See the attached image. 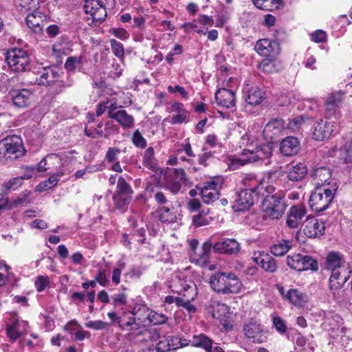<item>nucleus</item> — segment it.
I'll use <instances>...</instances> for the list:
<instances>
[{
    "label": "nucleus",
    "mask_w": 352,
    "mask_h": 352,
    "mask_svg": "<svg viewBox=\"0 0 352 352\" xmlns=\"http://www.w3.org/2000/svg\"><path fill=\"white\" fill-rule=\"evenodd\" d=\"M326 269L331 272L329 280V287L336 296L350 277L349 264L339 252H331L326 258Z\"/></svg>",
    "instance_id": "obj_1"
},
{
    "label": "nucleus",
    "mask_w": 352,
    "mask_h": 352,
    "mask_svg": "<svg viewBox=\"0 0 352 352\" xmlns=\"http://www.w3.org/2000/svg\"><path fill=\"white\" fill-rule=\"evenodd\" d=\"M209 283L212 290L221 295L237 294L243 287L240 278L233 272H215L210 276Z\"/></svg>",
    "instance_id": "obj_2"
},
{
    "label": "nucleus",
    "mask_w": 352,
    "mask_h": 352,
    "mask_svg": "<svg viewBox=\"0 0 352 352\" xmlns=\"http://www.w3.org/2000/svg\"><path fill=\"white\" fill-rule=\"evenodd\" d=\"M274 175V172H268L261 179L257 178L254 174L245 175L241 180L244 187L243 190L251 191L260 196H265V193L272 194L275 190L272 185Z\"/></svg>",
    "instance_id": "obj_3"
},
{
    "label": "nucleus",
    "mask_w": 352,
    "mask_h": 352,
    "mask_svg": "<svg viewBox=\"0 0 352 352\" xmlns=\"http://www.w3.org/2000/svg\"><path fill=\"white\" fill-rule=\"evenodd\" d=\"M338 186L333 183L331 186L316 187L310 195L309 204L312 210L322 212L329 208L335 197Z\"/></svg>",
    "instance_id": "obj_4"
},
{
    "label": "nucleus",
    "mask_w": 352,
    "mask_h": 352,
    "mask_svg": "<svg viewBox=\"0 0 352 352\" xmlns=\"http://www.w3.org/2000/svg\"><path fill=\"white\" fill-rule=\"evenodd\" d=\"M263 201L264 211L267 216L272 219H279L282 217L286 208L284 195L281 192L274 195L265 193Z\"/></svg>",
    "instance_id": "obj_5"
},
{
    "label": "nucleus",
    "mask_w": 352,
    "mask_h": 352,
    "mask_svg": "<svg viewBox=\"0 0 352 352\" xmlns=\"http://www.w3.org/2000/svg\"><path fill=\"white\" fill-rule=\"evenodd\" d=\"M273 153V143L258 144L255 148H244V155H249L250 162L268 166L271 164Z\"/></svg>",
    "instance_id": "obj_6"
},
{
    "label": "nucleus",
    "mask_w": 352,
    "mask_h": 352,
    "mask_svg": "<svg viewBox=\"0 0 352 352\" xmlns=\"http://www.w3.org/2000/svg\"><path fill=\"white\" fill-rule=\"evenodd\" d=\"M287 265L294 270L302 272L311 270L317 271L318 262L312 257L300 253H292L287 256Z\"/></svg>",
    "instance_id": "obj_7"
},
{
    "label": "nucleus",
    "mask_w": 352,
    "mask_h": 352,
    "mask_svg": "<svg viewBox=\"0 0 352 352\" xmlns=\"http://www.w3.org/2000/svg\"><path fill=\"white\" fill-rule=\"evenodd\" d=\"M6 62L9 67L16 72H25L30 67V57L28 53L21 48H14L8 51Z\"/></svg>",
    "instance_id": "obj_8"
},
{
    "label": "nucleus",
    "mask_w": 352,
    "mask_h": 352,
    "mask_svg": "<svg viewBox=\"0 0 352 352\" xmlns=\"http://www.w3.org/2000/svg\"><path fill=\"white\" fill-rule=\"evenodd\" d=\"M0 146L4 148L3 154L8 158L16 159L23 156L25 153L22 140L17 135L8 136L3 138L0 142Z\"/></svg>",
    "instance_id": "obj_9"
},
{
    "label": "nucleus",
    "mask_w": 352,
    "mask_h": 352,
    "mask_svg": "<svg viewBox=\"0 0 352 352\" xmlns=\"http://www.w3.org/2000/svg\"><path fill=\"white\" fill-rule=\"evenodd\" d=\"M84 10L94 22L102 23L107 15L106 8L100 0H85Z\"/></svg>",
    "instance_id": "obj_10"
},
{
    "label": "nucleus",
    "mask_w": 352,
    "mask_h": 352,
    "mask_svg": "<svg viewBox=\"0 0 352 352\" xmlns=\"http://www.w3.org/2000/svg\"><path fill=\"white\" fill-rule=\"evenodd\" d=\"M259 195L248 190H241L236 193V198L232 204V209L235 212L246 211L254 204Z\"/></svg>",
    "instance_id": "obj_11"
},
{
    "label": "nucleus",
    "mask_w": 352,
    "mask_h": 352,
    "mask_svg": "<svg viewBox=\"0 0 352 352\" xmlns=\"http://www.w3.org/2000/svg\"><path fill=\"white\" fill-rule=\"evenodd\" d=\"M336 127L337 124L335 122L320 119L314 125L313 138L318 141H322L329 138L336 130Z\"/></svg>",
    "instance_id": "obj_12"
},
{
    "label": "nucleus",
    "mask_w": 352,
    "mask_h": 352,
    "mask_svg": "<svg viewBox=\"0 0 352 352\" xmlns=\"http://www.w3.org/2000/svg\"><path fill=\"white\" fill-rule=\"evenodd\" d=\"M254 49L260 55L270 58L276 57L280 52L279 43L267 38L258 40L254 46Z\"/></svg>",
    "instance_id": "obj_13"
},
{
    "label": "nucleus",
    "mask_w": 352,
    "mask_h": 352,
    "mask_svg": "<svg viewBox=\"0 0 352 352\" xmlns=\"http://www.w3.org/2000/svg\"><path fill=\"white\" fill-rule=\"evenodd\" d=\"M243 331L246 338L254 343H263L267 340L263 326L256 322H250L245 324Z\"/></svg>",
    "instance_id": "obj_14"
},
{
    "label": "nucleus",
    "mask_w": 352,
    "mask_h": 352,
    "mask_svg": "<svg viewBox=\"0 0 352 352\" xmlns=\"http://www.w3.org/2000/svg\"><path fill=\"white\" fill-rule=\"evenodd\" d=\"M277 289L281 296L296 307H302L307 301L306 294L296 289L286 291L282 285H277Z\"/></svg>",
    "instance_id": "obj_15"
},
{
    "label": "nucleus",
    "mask_w": 352,
    "mask_h": 352,
    "mask_svg": "<svg viewBox=\"0 0 352 352\" xmlns=\"http://www.w3.org/2000/svg\"><path fill=\"white\" fill-rule=\"evenodd\" d=\"M324 230V223L314 217H308L304 221L303 232L309 238H316L323 234Z\"/></svg>",
    "instance_id": "obj_16"
},
{
    "label": "nucleus",
    "mask_w": 352,
    "mask_h": 352,
    "mask_svg": "<svg viewBox=\"0 0 352 352\" xmlns=\"http://www.w3.org/2000/svg\"><path fill=\"white\" fill-rule=\"evenodd\" d=\"M219 186L218 183L210 181L204 183L202 186L197 187L200 190V195L204 203L210 204L219 199Z\"/></svg>",
    "instance_id": "obj_17"
},
{
    "label": "nucleus",
    "mask_w": 352,
    "mask_h": 352,
    "mask_svg": "<svg viewBox=\"0 0 352 352\" xmlns=\"http://www.w3.org/2000/svg\"><path fill=\"white\" fill-rule=\"evenodd\" d=\"M305 214L306 209L302 205L292 206L287 214V226L290 228H298L302 223Z\"/></svg>",
    "instance_id": "obj_18"
},
{
    "label": "nucleus",
    "mask_w": 352,
    "mask_h": 352,
    "mask_svg": "<svg viewBox=\"0 0 352 352\" xmlns=\"http://www.w3.org/2000/svg\"><path fill=\"white\" fill-rule=\"evenodd\" d=\"M252 260L265 271L273 273L277 269L276 262L270 254L263 252H255Z\"/></svg>",
    "instance_id": "obj_19"
},
{
    "label": "nucleus",
    "mask_w": 352,
    "mask_h": 352,
    "mask_svg": "<svg viewBox=\"0 0 352 352\" xmlns=\"http://www.w3.org/2000/svg\"><path fill=\"white\" fill-rule=\"evenodd\" d=\"M213 250L217 252L235 255L239 252L241 245L235 239H227L224 241L215 243L213 245Z\"/></svg>",
    "instance_id": "obj_20"
},
{
    "label": "nucleus",
    "mask_w": 352,
    "mask_h": 352,
    "mask_svg": "<svg viewBox=\"0 0 352 352\" xmlns=\"http://www.w3.org/2000/svg\"><path fill=\"white\" fill-rule=\"evenodd\" d=\"M58 77L59 74L57 71L50 67H45L38 72L34 83L38 85L49 86L53 85Z\"/></svg>",
    "instance_id": "obj_21"
},
{
    "label": "nucleus",
    "mask_w": 352,
    "mask_h": 352,
    "mask_svg": "<svg viewBox=\"0 0 352 352\" xmlns=\"http://www.w3.org/2000/svg\"><path fill=\"white\" fill-rule=\"evenodd\" d=\"M170 288L173 292L182 296L184 294L189 295L195 293V287L191 283H188L186 279L182 278L179 276H175L172 278Z\"/></svg>",
    "instance_id": "obj_22"
},
{
    "label": "nucleus",
    "mask_w": 352,
    "mask_h": 352,
    "mask_svg": "<svg viewBox=\"0 0 352 352\" xmlns=\"http://www.w3.org/2000/svg\"><path fill=\"white\" fill-rule=\"evenodd\" d=\"M311 177L314 182L316 187L331 186L334 182L331 180V172L329 168L324 166H320L314 168L311 173Z\"/></svg>",
    "instance_id": "obj_23"
},
{
    "label": "nucleus",
    "mask_w": 352,
    "mask_h": 352,
    "mask_svg": "<svg viewBox=\"0 0 352 352\" xmlns=\"http://www.w3.org/2000/svg\"><path fill=\"white\" fill-rule=\"evenodd\" d=\"M299 150L300 142L296 137H286L280 143V152L284 156H294L298 153Z\"/></svg>",
    "instance_id": "obj_24"
},
{
    "label": "nucleus",
    "mask_w": 352,
    "mask_h": 352,
    "mask_svg": "<svg viewBox=\"0 0 352 352\" xmlns=\"http://www.w3.org/2000/svg\"><path fill=\"white\" fill-rule=\"evenodd\" d=\"M211 244L209 243H204L203 245L197 251H194L190 254V261L200 266L206 265L209 263Z\"/></svg>",
    "instance_id": "obj_25"
},
{
    "label": "nucleus",
    "mask_w": 352,
    "mask_h": 352,
    "mask_svg": "<svg viewBox=\"0 0 352 352\" xmlns=\"http://www.w3.org/2000/svg\"><path fill=\"white\" fill-rule=\"evenodd\" d=\"M264 98L265 93L257 85L245 89L244 99L248 104L258 105L262 102Z\"/></svg>",
    "instance_id": "obj_26"
},
{
    "label": "nucleus",
    "mask_w": 352,
    "mask_h": 352,
    "mask_svg": "<svg viewBox=\"0 0 352 352\" xmlns=\"http://www.w3.org/2000/svg\"><path fill=\"white\" fill-rule=\"evenodd\" d=\"M215 99L219 105L226 108H230L235 104V94L234 93L227 89H219L215 93Z\"/></svg>",
    "instance_id": "obj_27"
},
{
    "label": "nucleus",
    "mask_w": 352,
    "mask_h": 352,
    "mask_svg": "<svg viewBox=\"0 0 352 352\" xmlns=\"http://www.w3.org/2000/svg\"><path fill=\"white\" fill-rule=\"evenodd\" d=\"M342 101V94L340 92L334 93L329 96L324 102L326 116L331 118L336 116Z\"/></svg>",
    "instance_id": "obj_28"
},
{
    "label": "nucleus",
    "mask_w": 352,
    "mask_h": 352,
    "mask_svg": "<svg viewBox=\"0 0 352 352\" xmlns=\"http://www.w3.org/2000/svg\"><path fill=\"white\" fill-rule=\"evenodd\" d=\"M208 312L212 317L222 320L229 312V307L217 300L211 299L207 305Z\"/></svg>",
    "instance_id": "obj_29"
},
{
    "label": "nucleus",
    "mask_w": 352,
    "mask_h": 352,
    "mask_svg": "<svg viewBox=\"0 0 352 352\" xmlns=\"http://www.w3.org/2000/svg\"><path fill=\"white\" fill-rule=\"evenodd\" d=\"M28 327L27 322L16 320L7 327V335L10 340L14 342L21 336L26 333Z\"/></svg>",
    "instance_id": "obj_30"
},
{
    "label": "nucleus",
    "mask_w": 352,
    "mask_h": 352,
    "mask_svg": "<svg viewBox=\"0 0 352 352\" xmlns=\"http://www.w3.org/2000/svg\"><path fill=\"white\" fill-rule=\"evenodd\" d=\"M307 174V168L304 163H296L288 168L287 176L289 180L297 182L302 180Z\"/></svg>",
    "instance_id": "obj_31"
},
{
    "label": "nucleus",
    "mask_w": 352,
    "mask_h": 352,
    "mask_svg": "<svg viewBox=\"0 0 352 352\" xmlns=\"http://www.w3.org/2000/svg\"><path fill=\"white\" fill-rule=\"evenodd\" d=\"M14 104L19 108L28 107L32 98V92L27 89L14 91L12 96Z\"/></svg>",
    "instance_id": "obj_32"
},
{
    "label": "nucleus",
    "mask_w": 352,
    "mask_h": 352,
    "mask_svg": "<svg viewBox=\"0 0 352 352\" xmlns=\"http://www.w3.org/2000/svg\"><path fill=\"white\" fill-rule=\"evenodd\" d=\"M112 116V119L116 120L123 129H131L134 126L135 119L133 116L129 114L124 109H119L117 114Z\"/></svg>",
    "instance_id": "obj_33"
},
{
    "label": "nucleus",
    "mask_w": 352,
    "mask_h": 352,
    "mask_svg": "<svg viewBox=\"0 0 352 352\" xmlns=\"http://www.w3.org/2000/svg\"><path fill=\"white\" fill-rule=\"evenodd\" d=\"M44 16L38 10H34L32 13L28 14L26 16L28 26L34 32L41 30V24L43 22Z\"/></svg>",
    "instance_id": "obj_34"
},
{
    "label": "nucleus",
    "mask_w": 352,
    "mask_h": 352,
    "mask_svg": "<svg viewBox=\"0 0 352 352\" xmlns=\"http://www.w3.org/2000/svg\"><path fill=\"white\" fill-rule=\"evenodd\" d=\"M293 241L289 239L278 240L272 245L270 250L272 254L276 256H282L286 254L292 247Z\"/></svg>",
    "instance_id": "obj_35"
},
{
    "label": "nucleus",
    "mask_w": 352,
    "mask_h": 352,
    "mask_svg": "<svg viewBox=\"0 0 352 352\" xmlns=\"http://www.w3.org/2000/svg\"><path fill=\"white\" fill-rule=\"evenodd\" d=\"M159 213V219L162 223H175L177 219V212L173 208L162 206L157 210Z\"/></svg>",
    "instance_id": "obj_36"
},
{
    "label": "nucleus",
    "mask_w": 352,
    "mask_h": 352,
    "mask_svg": "<svg viewBox=\"0 0 352 352\" xmlns=\"http://www.w3.org/2000/svg\"><path fill=\"white\" fill-rule=\"evenodd\" d=\"M195 293H192L189 295L184 294L183 296L177 297L176 305L178 307H182L189 314H194L196 311L197 308L191 304V301L195 299Z\"/></svg>",
    "instance_id": "obj_37"
},
{
    "label": "nucleus",
    "mask_w": 352,
    "mask_h": 352,
    "mask_svg": "<svg viewBox=\"0 0 352 352\" xmlns=\"http://www.w3.org/2000/svg\"><path fill=\"white\" fill-rule=\"evenodd\" d=\"M192 345L194 346L201 347L207 352H212V341L206 335L201 333L197 336H194L190 340Z\"/></svg>",
    "instance_id": "obj_38"
},
{
    "label": "nucleus",
    "mask_w": 352,
    "mask_h": 352,
    "mask_svg": "<svg viewBox=\"0 0 352 352\" xmlns=\"http://www.w3.org/2000/svg\"><path fill=\"white\" fill-rule=\"evenodd\" d=\"M254 5L263 10H274L283 5V0H252Z\"/></svg>",
    "instance_id": "obj_39"
},
{
    "label": "nucleus",
    "mask_w": 352,
    "mask_h": 352,
    "mask_svg": "<svg viewBox=\"0 0 352 352\" xmlns=\"http://www.w3.org/2000/svg\"><path fill=\"white\" fill-rule=\"evenodd\" d=\"M283 128V122L280 119H273L270 120L265 126L263 130V133L265 135L268 136L270 138H272V135H270V133L272 135H277L278 133L280 132L281 129Z\"/></svg>",
    "instance_id": "obj_40"
},
{
    "label": "nucleus",
    "mask_w": 352,
    "mask_h": 352,
    "mask_svg": "<svg viewBox=\"0 0 352 352\" xmlns=\"http://www.w3.org/2000/svg\"><path fill=\"white\" fill-rule=\"evenodd\" d=\"M142 164L148 168L155 170L157 168V161L154 157V149L153 147L147 148L143 155Z\"/></svg>",
    "instance_id": "obj_41"
},
{
    "label": "nucleus",
    "mask_w": 352,
    "mask_h": 352,
    "mask_svg": "<svg viewBox=\"0 0 352 352\" xmlns=\"http://www.w3.org/2000/svg\"><path fill=\"white\" fill-rule=\"evenodd\" d=\"M60 159L54 155H51L47 156L46 158L43 159L37 165V166H31L32 171H36V174L42 173L50 169L49 166L47 165L49 162H59Z\"/></svg>",
    "instance_id": "obj_42"
},
{
    "label": "nucleus",
    "mask_w": 352,
    "mask_h": 352,
    "mask_svg": "<svg viewBox=\"0 0 352 352\" xmlns=\"http://www.w3.org/2000/svg\"><path fill=\"white\" fill-rule=\"evenodd\" d=\"M82 65V56H69L65 63V69L69 72H75L77 69Z\"/></svg>",
    "instance_id": "obj_43"
},
{
    "label": "nucleus",
    "mask_w": 352,
    "mask_h": 352,
    "mask_svg": "<svg viewBox=\"0 0 352 352\" xmlns=\"http://www.w3.org/2000/svg\"><path fill=\"white\" fill-rule=\"evenodd\" d=\"M258 140L251 133H245L240 140L239 145L240 147H246L245 148H255L258 144Z\"/></svg>",
    "instance_id": "obj_44"
},
{
    "label": "nucleus",
    "mask_w": 352,
    "mask_h": 352,
    "mask_svg": "<svg viewBox=\"0 0 352 352\" xmlns=\"http://www.w3.org/2000/svg\"><path fill=\"white\" fill-rule=\"evenodd\" d=\"M63 175L62 172H58L57 174L50 176L47 180L39 184L37 187L40 190H47L57 184L59 177Z\"/></svg>",
    "instance_id": "obj_45"
},
{
    "label": "nucleus",
    "mask_w": 352,
    "mask_h": 352,
    "mask_svg": "<svg viewBox=\"0 0 352 352\" xmlns=\"http://www.w3.org/2000/svg\"><path fill=\"white\" fill-rule=\"evenodd\" d=\"M113 199L116 208L122 209L129 204L131 196L116 192Z\"/></svg>",
    "instance_id": "obj_46"
},
{
    "label": "nucleus",
    "mask_w": 352,
    "mask_h": 352,
    "mask_svg": "<svg viewBox=\"0 0 352 352\" xmlns=\"http://www.w3.org/2000/svg\"><path fill=\"white\" fill-rule=\"evenodd\" d=\"M208 213L209 210L207 209L206 210H202L198 214L193 215L192 217L193 225L197 227L208 225L209 223L207 218Z\"/></svg>",
    "instance_id": "obj_47"
},
{
    "label": "nucleus",
    "mask_w": 352,
    "mask_h": 352,
    "mask_svg": "<svg viewBox=\"0 0 352 352\" xmlns=\"http://www.w3.org/2000/svg\"><path fill=\"white\" fill-rule=\"evenodd\" d=\"M119 128L112 121H108L105 123L103 130L98 131V134L103 136L104 138H109L112 134L118 133Z\"/></svg>",
    "instance_id": "obj_48"
},
{
    "label": "nucleus",
    "mask_w": 352,
    "mask_h": 352,
    "mask_svg": "<svg viewBox=\"0 0 352 352\" xmlns=\"http://www.w3.org/2000/svg\"><path fill=\"white\" fill-rule=\"evenodd\" d=\"M15 81L14 77H10L6 74H0V91L5 93L12 87Z\"/></svg>",
    "instance_id": "obj_49"
},
{
    "label": "nucleus",
    "mask_w": 352,
    "mask_h": 352,
    "mask_svg": "<svg viewBox=\"0 0 352 352\" xmlns=\"http://www.w3.org/2000/svg\"><path fill=\"white\" fill-rule=\"evenodd\" d=\"M249 155H244L243 152L242 153L241 157L233 158L230 160L229 163V168L230 170H236L240 166H242L248 163H251Z\"/></svg>",
    "instance_id": "obj_50"
},
{
    "label": "nucleus",
    "mask_w": 352,
    "mask_h": 352,
    "mask_svg": "<svg viewBox=\"0 0 352 352\" xmlns=\"http://www.w3.org/2000/svg\"><path fill=\"white\" fill-rule=\"evenodd\" d=\"M305 123V117L303 116H296L289 119L288 128L293 132L299 131Z\"/></svg>",
    "instance_id": "obj_51"
},
{
    "label": "nucleus",
    "mask_w": 352,
    "mask_h": 352,
    "mask_svg": "<svg viewBox=\"0 0 352 352\" xmlns=\"http://www.w3.org/2000/svg\"><path fill=\"white\" fill-rule=\"evenodd\" d=\"M128 320L124 321V318H122L120 327L124 330H135L138 329V324L133 314L129 313Z\"/></svg>",
    "instance_id": "obj_52"
},
{
    "label": "nucleus",
    "mask_w": 352,
    "mask_h": 352,
    "mask_svg": "<svg viewBox=\"0 0 352 352\" xmlns=\"http://www.w3.org/2000/svg\"><path fill=\"white\" fill-rule=\"evenodd\" d=\"M117 192L125 194L131 196L133 194V190L131 186L126 182L122 177H119L117 184Z\"/></svg>",
    "instance_id": "obj_53"
},
{
    "label": "nucleus",
    "mask_w": 352,
    "mask_h": 352,
    "mask_svg": "<svg viewBox=\"0 0 352 352\" xmlns=\"http://www.w3.org/2000/svg\"><path fill=\"white\" fill-rule=\"evenodd\" d=\"M116 265L117 267L112 272L111 280L113 283L118 285L120 283L122 271L125 268L126 263L123 261L120 260L117 262Z\"/></svg>",
    "instance_id": "obj_54"
},
{
    "label": "nucleus",
    "mask_w": 352,
    "mask_h": 352,
    "mask_svg": "<svg viewBox=\"0 0 352 352\" xmlns=\"http://www.w3.org/2000/svg\"><path fill=\"white\" fill-rule=\"evenodd\" d=\"M69 50V47L66 43L56 42L54 44L52 47L54 54L58 57H60L63 55H67Z\"/></svg>",
    "instance_id": "obj_55"
},
{
    "label": "nucleus",
    "mask_w": 352,
    "mask_h": 352,
    "mask_svg": "<svg viewBox=\"0 0 352 352\" xmlns=\"http://www.w3.org/2000/svg\"><path fill=\"white\" fill-rule=\"evenodd\" d=\"M109 43L112 53L118 58H123L124 55L123 45L113 38L111 39Z\"/></svg>",
    "instance_id": "obj_56"
},
{
    "label": "nucleus",
    "mask_w": 352,
    "mask_h": 352,
    "mask_svg": "<svg viewBox=\"0 0 352 352\" xmlns=\"http://www.w3.org/2000/svg\"><path fill=\"white\" fill-rule=\"evenodd\" d=\"M105 101V104L107 106V111L109 118H113V115H116L117 112L119 109H122V107H118L117 104V101L115 98L113 99H107Z\"/></svg>",
    "instance_id": "obj_57"
},
{
    "label": "nucleus",
    "mask_w": 352,
    "mask_h": 352,
    "mask_svg": "<svg viewBox=\"0 0 352 352\" xmlns=\"http://www.w3.org/2000/svg\"><path fill=\"white\" fill-rule=\"evenodd\" d=\"M182 185L179 180L173 177L168 179L165 183V188L170 190L173 194H177L181 189Z\"/></svg>",
    "instance_id": "obj_58"
},
{
    "label": "nucleus",
    "mask_w": 352,
    "mask_h": 352,
    "mask_svg": "<svg viewBox=\"0 0 352 352\" xmlns=\"http://www.w3.org/2000/svg\"><path fill=\"white\" fill-rule=\"evenodd\" d=\"M132 142L133 144L138 148H144L146 146V140L142 136L141 133L138 129L135 131L132 136Z\"/></svg>",
    "instance_id": "obj_59"
},
{
    "label": "nucleus",
    "mask_w": 352,
    "mask_h": 352,
    "mask_svg": "<svg viewBox=\"0 0 352 352\" xmlns=\"http://www.w3.org/2000/svg\"><path fill=\"white\" fill-rule=\"evenodd\" d=\"M120 149L117 147L108 148L105 155V160L108 163H113L114 162L118 161V155L120 153Z\"/></svg>",
    "instance_id": "obj_60"
},
{
    "label": "nucleus",
    "mask_w": 352,
    "mask_h": 352,
    "mask_svg": "<svg viewBox=\"0 0 352 352\" xmlns=\"http://www.w3.org/2000/svg\"><path fill=\"white\" fill-rule=\"evenodd\" d=\"M96 283H99L102 287H107L109 283L107 278V270L105 269H99L95 276Z\"/></svg>",
    "instance_id": "obj_61"
},
{
    "label": "nucleus",
    "mask_w": 352,
    "mask_h": 352,
    "mask_svg": "<svg viewBox=\"0 0 352 352\" xmlns=\"http://www.w3.org/2000/svg\"><path fill=\"white\" fill-rule=\"evenodd\" d=\"M189 120V112L188 111L179 114L173 115L171 118L170 123L171 124H182L184 122H188Z\"/></svg>",
    "instance_id": "obj_62"
},
{
    "label": "nucleus",
    "mask_w": 352,
    "mask_h": 352,
    "mask_svg": "<svg viewBox=\"0 0 352 352\" xmlns=\"http://www.w3.org/2000/svg\"><path fill=\"white\" fill-rule=\"evenodd\" d=\"M259 68L265 73H273L275 71V65L270 58L263 59L260 65Z\"/></svg>",
    "instance_id": "obj_63"
},
{
    "label": "nucleus",
    "mask_w": 352,
    "mask_h": 352,
    "mask_svg": "<svg viewBox=\"0 0 352 352\" xmlns=\"http://www.w3.org/2000/svg\"><path fill=\"white\" fill-rule=\"evenodd\" d=\"M148 318L154 324H164L167 320V317L165 315L157 312L151 313Z\"/></svg>",
    "instance_id": "obj_64"
}]
</instances>
